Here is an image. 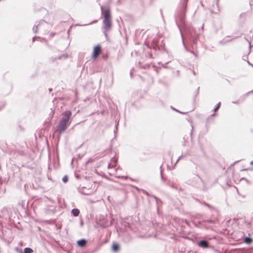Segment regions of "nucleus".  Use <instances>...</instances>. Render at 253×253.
<instances>
[{"label": "nucleus", "mask_w": 253, "mask_h": 253, "mask_svg": "<svg viewBox=\"0 0 253 253\" xmlns=\"http://www.w3.org/2000/svg\"><path fill=\"white\" fill-rule=\"evenodd\" d=\"M71 116L72 113L69 110L62 113V117L58 125V132L59 134H62L70 126L72 120Z\"/></svg>", "instance_id": "obj_1"}, {"label": "nucleus", "mask_w": 253, "mask_h": 253, "mask_svg": "<svg viewBox=\"0 0 253 253\" xmlns=\"http://www.w3.org/2000/svg\"><path fill=\"white\" fill-rule=\"evenodd\" d=\"M188 0H184V4L185 5V9H186V4ZM185 10L181 11L180 12H179L176 17V21L177 22V20H179L180 22L181 23V24L183 25H184L185 22Z\"/></svg>", "instance_id": "obj_2"}, {"label": "nucleus", "mask_w": 253, "mask_h": 253, "mask_svg": "<svg viewBox=\"0 0 253 253\" xmlns=\"http://www.w3.org/2000/svg\"><path fill=\"white\" fill-rule=\"evenodd\" d=\"M101 13L103 16L104 20H111V12L109 8H107L104 10V7L103 6L101 7Z\"/></svg>", "instance_id": "obj_3"}, {"label": "nucleus", "mask_w": 253, "mask_h": 253, "mask_svg": "<svg viewBox=\"0 0 253 253\" xmlns=\"http://www.w3.org/2000/svg\"><path fill=\"white\" fill-rule=\"evenodd\" d=\"M103 28L106 31H110L112 29V23L111 20H103Z\"/></svg>", "instance_id": "obj_4"}, {"label": "nucleus", "mask_w": 253, "mask_h": 253, "mask_svg": "<svg viewBox=\"0 0 253 253\" xmlns=\"http://www.w3.org/2000/svg\"><path fill=\"white\" fill-rule=\"evenodd\" d=\"M46 23L45 21L41 20V21H40L39 24L37 26L33 27V32L35 33H37L39 29H41L42 28V27H44L46 25Z\"/></svg>", "instance_id": "obj_5"}, {"label": "nucleus", "mask_w": 253, "mask_h": 253, "mask_svg": "<svg viewBox=\"0 0 253 253\" xmlns=\"http://www.w3.org/2000/svg\"><path fill=\"white\" fill-rule=\"evenodd\" d=\"M101 50V47L99 45L96 46L93 49L92 57L96 58L100 54Z\"/></svg>", "instance_id": "obj_6"}, {"label": "nucleus", "mask_w": 253, "mask_h": 253, "mask_svg": "<svg viewBox=\"0 0 253 253\" xmlns=\"http://www.w3.org/2000/svg\"><path fill=\"white\" fill-rule=\"evenodd\" d=\"M198 246L203 248H208L209 247V243L207 240H203L198 243Z\"/></svg>", "instance_id": "obj_7"}, {"label": "nucleus", "mask_w": 253, "mask_h": 253, "mask_svg": "<svg viewBox=\"0 0 253 253\" xmlns=\"http://www.w3.org/2000/svg\"><path fill=\"white\" fill-rule=\"evenodd\" d=\"M77 244L79 246L84 247L86 244V241L85 239H81L77 242Z\"/></svg>", "instance_id": "obj_8"}, {"label": "nucleus", "mask_w": 253, "mask_h": 253, "mask_svg": "<svg viewBox=\"0 0 253 253\" xmlns=\"http://www.w3.org/2000/svg\"><path fill=\"white\" fill-rule=\"evenodd\" d=\"M253 239L249 237H245L244 239V242L247 244H251L253 242Z\"/></svg>", "instance_id": "obj_9"}, {"label": "nucleus", "mask_w": 253, "mask_h": 253, "mask_svg": "<svg viewBox=\"0 0 253 253\" xmlns=\"http://www.w3.org/2000/svg\"><path fill=\"white\" fill-rule=\"evenodd\" d=\"M177 26H178V28H179V30H180V31L181 36L182 40V43H183V45H184V46L185 49L186 50H187V51H189V50L187 49V48L186 46H185V43H184V39H183V34H182V31H181V28H180V27L179 25H178V23H177Z\"/></svg>", "instance_id": "obj_10"}, {"label": "nucleus", "mask_w": 253, "mask_h": 253, "mask_svg": "<svg viewBox=\"0 0 253 253\" xmlns=\"http://www.w3.org/2000/svg\"><path fill=\"white\" fill-rule=\"evenodd\" d=\"M72 213L75 216H78L80 213V211L78 209H73Z\"/></svg>", "instance_id": "obj_11"}, {"label": "nucleus", "mask_w": 253, "mask_h": 253, "mask_svg": "<svg viewBox=\"0 0 253 253\" xmlns=\"http://www.w3.org/2000/svg\"><path fill=\"white\" fill-rule=\"evenodd\" d=\"M112 249L114 251H117L119 249V245L116 244H114L112 246Z\"/></svg>", "instance_id": "obj_12"}, {"label": "nucleus", "mask_w": 253, "mask_h": 253, "mask_svg": "<svg viewBox=\"0 0 253 253\" xmlns=\"http://www.w3.org/2000/svg\"><path fill=\"white\" fill-rule=\"evenodd\" d=\"M63 56L65 58H66V56H65V55H63ZM62 56V55H59V56H58L57 57H55L54 58L53 57H52L51 58L52 60V61L54 62L57 59H61Z\"/></svg>", "instance_id": "obj_13"}, {"label": "nucleus", "mask_w": 253, "mask_h": 253, "mask_svg": "<svg viewBox=\"0 0 253 253\" xmlns=\"http://www.w3.org/2000/svg\"><path fill=\"white\" fill-rule=\"evenodd\" d=\"M33 252V250L30 248H26L24 249V253H32Z\"/></svg>", "instance_id": "obj_14"}, {"label": "nucleus", "mask_w": 253, "mask_h": 253, "mask_svg": "<svg viewBox=\"0 0 253 253\" xmlns=\"http://www.w3.org/2000/svg\"><path fill=\"white\" fill-rule=\"evenodd\" d=\"M198 36H195L193 40V44H196L197 42V41H198Z\"/></svg>", "instance_id": "obj_15"}, {"label": "nucleus", "mask_w": 253, "mask_h": 253, "mask_svg": "<svg viewBox=\"0 0 253 253\" xmlns=\"http://www.w3.org/2000/svg\"><path fill=\"white\" fill-rule=\"evenodd\" d=\"M220 102H219L216 106V107L214 108L213 111L214 112H216V111H217V110L220 107Z\"/></svg>", "instance_id": "obj_16"}, {"label": "nucleus", "mask_w": 253, "mask_h": 253, "mask_svg": "<svg viewBox=\"0 0 253 253\" xmlns=\"http://www.w3.org/2000/svg\"><path fill=\"white\" fill-rule=\"evenodd\" d=\"M68 177L67 175H65L63 178H62V181L64 182V183H66L68 181Z\"/></svg>", "instance_id": "obj_17"}, {"label": "nucleus", "mask_w": 253, "mask_h": 253, "mask_svg": "<svg viewBox=\"0 0 253 253\" xmlns=\"http://www.w3.org/2000/svg\"><path fill=\"white\" fill-rule=\"evenodd\" d=\"M110 31H106V30H104L103 31L104 34L105 36V38L108 39V32H109Z\"/></svg>", "instance_id": "obj_18"}, {"label": "nucleus", "mask_w": 253, "mask_h": 253, "mask_svg": "<svg viewBox=\"0 0 253 253\" xmlns=\"http://www.w3.org/2000/svg\"><path fill=\"white\" fill-rule=\"evenodd\" d=\"M160 175H161V179L162 181H165L166 180V178H165L163 176V174H162V170H161V171H160Z\"/></svg>", "instance_id": "obj_19"}, {"label": "nucleus", "mask_w": 253, "mask_h": 253, "mask_svg": "<svg viewBox=\"0 0 253 253\" xmlns=\"http://www.w3.org/2000/svg\"><path fill=\"white\" fill-rule=\"evenodd\" d=\"M216 114L215 113H213L212 114H211L210 117H208V118L207 119V121H209V120L212 118V117H213L215 116Z\"/></svg>", "instance_id": "obj_20"}, {"label": "nucleus", "mask_w": 253, "mask_h": 253, "mask_svg": "<svg viewBox=\"0 0 253 253\" xmlns=\"http://www.w3.org/2000/svg\"><path fill=\"white\" fill-rule=\"evenodd\" d=\"M184 156H183V155H181V156H180L179 157V158H178V159L177 160L176 163H177L182 158H183Z\"/></svg>", "instance_id": "obj_21"}, {"label": "nucleus", "mask_w": 253, "mask_h": 253, "mask_svg": "<svg viewBox=\"0 0 253 253\" xmlns=\"http://www.w3.org/2000/svg\"><path fill=\"white\" fill-rule=\"evenodd\" d=\"M0 109H1L5 105V103L0 102Z\"/></svg>", "instance_id": "obj_22"}, {"label": "nucleus", "mask_w": 253, "mask_h": 253, "mask_svg": "<svg viewBox=\"0 0 253 253\" xmlns=\"http://www.w3.org/2000/svg\"><path fill=\"white\" fill-rule=\"evenodd\" d=\"M169 62H166V63H165L164 64H163V65H162V66H163L164 68H167L166 65H167L169 63Z\"/></svg>", "instance_id": "obj_23"}, {"label": "nucleus", "mask_w": 253, "mask_h": 253, "mask_svg": "<svg viewBox=\"0 0 253 253\" xmlns=\"http://www.w3.org/2000/svg\"><path fill=\"white\" fill-rule=\"evenodd\" d=\"M195 174L197 175V176H198V177L201 179V181L203 183V179L200 177V176L197 173V172L196 171L195 173Z\"/></svg>", "instance_id": "obj_24"}, {"label": "nucleus", "mask_w": 253, "mask_h": 253, "mask_svg": "<svg viewBox=\"0 0 253 253\" xmlns=\"http://www.w3.org/2000/svg\"><path fill=\"white\" fill-rule=\"evenodd\" d=\"M112 161L116 163L117 162V159L115 158H113L112 159Z\"/></svg>", "instance_id": "obj_25"}, {"label": "nucleus", "mask_w": 253, "mask_h": 253, "mask_svg": "<svg viewBox=\"0 0 253 253\" xmlns=\"http://www.w3.org/2000/svg\"><path fill=\"white\" fill-rule=\"evenodd\" d=\"M189 52H190L191 53H192V54H194L195 56H197V54H196V53L195 52H194V51H191H191H190Z\"/></svg>", "instance_id": "obj_26"}, {"label": "nucleus", "mask_w": 253, "mask_h": 253, "mask_svg": "<svg viewBox=\"0 0 253 253\" xmlns=\"http://www.w3.org/2000/svg\"><path fill=\"white\" fill-rule=\"evenodd\" d=\"M175 111H176L177 112H179L180 113L182 114H186V112H180V111H179L176 109H174Z\"/></svg>", "instance_id": "obj_27"}, {"label": "nucleus", "mask_w": 253, "mask_h": 253, "mask_svg": "<svg viewBox=\"0 0 253 253\" xmlns=\"http://www.w3.org/2000/svg\"><path fill=\"white\" fill-rule=\"evenodd\" d=\"M205 205H206L208 207H211L210 205H209V204H208L207 203H205Z\"/></svg>", "instance_id": "obj_28"}, {"label": "nucleus", "mask_w": 253, "mask_h": 253, "mask_svg": "<svg viewBox=\"0 0 253 253\" xmlns=\"http://www.w3.org/2000/svg\"><path fill=\"white\" fill-rule=\"evenodd\" d=\"M206 190H207V189L205 187H204L203 188V190L206 191Z\"/></svg>", "instance_id": "obj_29"}, {"label": "nucleus", "mask_w": 253, "mask_h": 253, "mask_svg": "<svg viewBox=\"0 0 253 253\" xmlns=\"http://www.w3.org/2000/svg\"><path fill=\"white\" fill-rule=\"evenodd\" d=\"M249 47H250V48H251V42H249Z\"/></svg>", "instance_id": "obj_30"}, {"label": "nucleus", "mask_w": 253, "mask_h": 253, "mask_svg": "<svg viewBox=\"0 0 253 253\" xmlns=\"http://www.w3.org/2000/svg\"><path fill=\"white\" fill-rule=\"evenodd\" d=\"M117 127H116V130H114V132H115V133H116V131H117Z\"/></svg>", "instance_id": "obj_31"}, {"label": "nucleus", "mask_w": 253, "mask_h": 253, "mask_svg": "<svg viewBox=\"0 0 253 253\" xmlns=\"http://www.w3.org/2000/svg\"><path fill=\"white\" fill-rule=\"evenodd\" d=\"M233 103H235V104H238V102L236 101V102H233Z\"/></svg>", "instance_id": "obj_32"}, {"label": "nucleus", "mask_w": 253, "mask_h": 253, "mask_svg": "<svg viewBox=\"0 0 253 253\" xmlns=\"http://www.w3.org/2000/svg\"><path fill=\"white\" fill-rule=\"evenodd\" d=\"M35 39H36V37H34V38H33V41H34Z\"/></svg>", "instance_id": "obj_33"}, {"label": "nucleus", "mask_w": 253, "mask_h": 253, "mask_svg": "<svg viewBox=\"0 0 253 253\" xmlns=\"http://www.w3.org/2000/svg\"><path fill=\"white\" fill-rule=\"evenodd\" d=\"M110 166H111V164H108V168H110Z\"/></svg>", "instance_id": "obj_34"}, {"label": "nucleus", "mask_w": 253, "mask_h": 253, "mask_svg": "<svg viewBox=\"0 0 253 253\" xmlns=\"http://www.w3.org/2000/svg\"><path fill=\"white\" fill-rule=\"evenodd\" d=\"M251 165H253V161L251 162Z\"/></svg>", "instance_id": "obj_35"}, {"label": "nucleus", "mask_w": 253, "mask_h": 253, "mask_svg": "<svg viewBox=\"0 0 253 253\" xmlns=\"http://www.w3.org/2000/svg\"><path fill=\"white\" fill-rule=\"evenodd\" d=\"M91 23H90V24H91ZM88 24H89H89H84V25H87Z\"/></svg>", "instance_id": "obj_36"}, {"label": "nucleus", "mask_w": 253, "mask_h": 253, "mask_svg": "<svg viewBox=\"0 0 253 253\" xmlns=\"http://www.w3.org/2000/svg\"><path fill=\"white\" fill-rule=\"evenodd\" d=\"M248 64H249V65H251V64L249 62V61H248Z\"/></svg>", "instance_id": "obj_37"}, {"label": "nucleus", "mask_w": 253, "mask_h": 253, "mask_svg": "<svg viewBox=\"0 0 253 253\" xmlns=\"http://www.w3.org/2000/svg\"><path fill=\"white\" fill-rule=\"evenodd\" d=\"M162 165H161V167H160V169H162Z\"/></svg>", "instance_id": "obj_38"}, {"label": "nucleus", "mask_w": 253, "mask_h": 253, "mask_svg": "<svg viewBox=\"0 0 253 253\" xmlns=\"http://www.w3.org/2000/svg\"><path fill=\"white\" fill-rule=\"evenodd\" d=\"M251 65L252 66V67H253V65L252 64H251Z\"/></svg>", "instance_id": "obj_39"}]
</instances>
